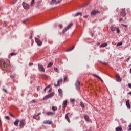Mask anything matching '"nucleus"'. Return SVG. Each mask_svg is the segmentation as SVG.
Here are the masks:
<instances>
[{
	"instance_id": "obj_10",
	"label": "nucleus",
	"mask_w": 131,
	"mask_h": 131,
	"mask_svg": "<svg viewBox=\"0 0 131 131\" xmlns=\"http://www.w3.org/2000/svg\"><path fill=\"white\" fill-rule=\"evenodd\" d=\"M75 85L77 90H79L80 89V82L77 81Z\"/></svg>"
},
{
	"instance_id": "obj_17",
	"label": "nucleus",
	"mask_w": 131,
	"mask_h": 131,
	"mask_svg": "<svg viewBox=\"0 0 131 131\" xmlns=\"http://www.w3.org/2000/svg\"><path fill=\"white\" fill-rule=\"evenodd\" d=\"M111 30L112 31V32H113V31H115V30H116V27L115 26H111Z\"/></svg>"
},
{
	"instance_id": "obj_47",
	"label": "nucleus",
	"mask_w": 131,
	"mask_h": 131,
	"mask_svg": "<svg viewBox=\"0 0 131 131\" xmlns=\"http://www.w3.org/2000/svg\"><path fill=\"white\" fill-rule=\"evenodd\" d=\"M33 65V63H29V66H32Z\"/></svg>"
},
{
	"instance_id": "obj_61",
	"label": "nucleus",
	"mask_w": 131,
	"mask_h": 131,
	"mask_svg": "<svg viewBox=\"0 0 131 131\" xmlns=\"http://www.w3.org/2000/svg\"><path fill=\"white\" fill-rule=\"evenodd\" d=\"M37 90H38V91H39V89H38V88H37Z\"/></svg>"
},
{
	"instance_id": "obj_1",
	"label": "nucleus",
	"mask_w": 131,
	"mask_h": 131,
	"mask_svg": "<svg viewBox=\"0 0 131 131\" xmlns=\"http://www.w3.org/2000/svg\"><path fill=\"white\" fill-rule=\"evenodd\" d=\"M9 64H10V60L0 59V68L2 70H7Z\"/></svg>"
},
{
	"instance_id": "obj_38",
	"label": "nucleus",
	"mask_w": 131,
	"mask_h": 131,
	"mask_svg": "<svg viewBox=\"0 0 131 131\" xmlns=\"http://www.w3.org/2000/svg\"><path fill=\"white\" fill-rule=\"evenodd\" d=\"M128 126H129V129L128 131H131V124H130Z\"/></svg>"
},
{
	"instance_id": "obj_7",
	"label": "nucleus",
	"mask_w": 131,
	"mask_h": 131,
	"mask_svg": "<svg viewBox=\"0 0 131 131\" xmlns=\"http://www.w3.org/2000/svg\"><path fill=\"white\" fill-rule=\"evenodd\" d=\"M120 14L122 17H125L126 15V13L125 12V8L122 9V12H121Z\"/></svg>"
},
{
	"instance_id": "obj_57",
	"label": "nucleus",
	"mask_w": 131,
	"mask_h": 131,
	"mask_svg": "<svg viewBox=\"0 0 131 131\" xmlns=\"http://www.w3.org/2000/svg\"><path fill=\"white\" fill-rule=\"evenodd\" d=\"M128 94L130 95V96H131V91L128 93Z\"/></svg>"
},
{
	"instance_id": "obj_36",
	"label": "nucleus",
	"mask_w": 131,
	"mask_h": 131,
	"mask_svg": "<svg viewBox=\"0 0 131 131\" xmlns=\"http://www.w3.org/2000/svg\"><path fill=\"white\" fill-rule=\"evenodd\" d=\"M54 70H55V71H56V72L59 73V69H58V68H54Z\"/></svg>"
},
{
	"instance_id": "obj_21",
	"label": "nucleus",
	"mask_w": 131,
	"mask_h": 131,
	"mask_svg": "<svg viewBox=\"0 0 131 131\" xmlns=\"http://www.w3.org/2000/svg\"><path fill=\"white\" fill-rule=\"evenodd\" d=\"M107 46H108V44H107V43H104L100 45V48H104V47H107Z\"/></svg>"
},
{
	"instance_id": "obj_11",
	"label": "nucleus",
	"mask_w": 131,
	"mask_h": 131,
	"mask_svg": "<svg viewBox=\"0 0 131 131\" xmlns=\"http://www.w3.org/2000/svg\"><path fill=\"white\" fill-rule=\"evenodd\" d=\"M23 7L26 10L29 9V5L25 2L23 3Z\"/></svg>"
},
{
	"instance_id": "obj_3",
	"label": "nucleus",
	"mask_w": 131,
	"mask_h": 131,
	"mask_svg": "<svg viewBox=\"0 0 131 131\" xmlns=\"http://www.w3.org/2000/svg\"><path fill=\"white\" fill-rule=\"evenodd\" d=\"M62 0H52L51 2V5H58V4H60Z\"/></svg>"
},
{
	"instance_id": "obj_44",
	"label": "nucleus",
	"mask_w": 131,
	"mask_h": 131,
	"mask_svg": "<svg viewBox=\"0 0 131 131\" xmlns=\"http://www.w3.org/2000/svg\"><path fill=\"white\" fill-rule=\"evenodd\" d=\"M71 102H72V103H74V102H75V99H71Z\"/></svg>"
},
{
	"instance_id": "obj_37",
	"label": "nucleus",
	"mask_w": 131,
	"mask_h": 131,
	"mask_svg": "<svg viewBox=\"0 0 131 131\" xmlns=\"http://www.w3.org/2000/svg\"><path fill=\"white\" fill-rule=\"evenodd\" d=\"M10 56H16V53H11L10 54Z\"/></svg>"
},
{
	"instance_id": "obj_27",
	"label": "nucleus",
	"mask_w": 131,
	"mask_h": 131,
	"mask_svg": "<svg viewBox=\"0 0 131 131\" xmlns=\"http://www.w3.org/2000/svg\"><path fill=\"white\" fill-rule=\"evenodd\" d=\"M74 48H75V47L73 46L72 48L68 49L67 50V52H71V51H72V50H73V49H74Z\"/></svg>"
},
{
	"instance_id": "obj_8",
	"label": "nucleus",
	"mask_w": 131,
	"mask_h": 131,
	"mask_svg": "<svg viewBox=\"0 0 131 131\" xmlns=\"http://www.w3.org/2000/svg\"><path fill=\"white\" fill-rule=\"evenodd\" d=\"M43 123L44 124H49V125H51V124H53V121H52L51 120H45L43 122Z\"/></svg>"
},
{
	"instance_id": "obj_49",
	"label": "nucleus",
	"mask_w": 131,
	"mask_h": 131,
	"mask_svg": "<svg viewBox=\"0 0 131 131\" xmlns=\"http://www.w3.org/2000/svg\"><path fill=\"white\" fill-rule=\"evenodd\" d=\"M46 88L47 89H50V88H51V85H48Z\"/></svg>"
},
{
	"instance_id": "obj_45",
	"label": "nucleus",
	"mask_w": 131,
	"mask_h": 131,
	"mask_svg": "<svg viewBox=\"0 0 131 131\" xmlns=\"http://www.w3.org/2000/svg\"><path fill=\"white\" fill-rule=\"evenodd\" d=\"M62 110L63 111H65V110H66V107L63 106Z\"/></svg>"
},
{
	"instance_id": "obj_54",
	"label": "nucleus",
	"mask_w": 131,
	"mask_h": 131,
	"mask_svg": "<svg viewBox=\"0 0 131 131\" xmlns=\"http://www.w3.org/2000/svg\"><path fill=\"white\" fill-rule=\"evenodd\" d=\"M49 92V93H51V92H52V89H50Z\"/></svg>"
},
{
	"instance_id": "obj_28",
	"label": "nucleus",
	"mask_w": 131,
	"mask_h": 131,
	"mask_svg": "<svg viewBox=\"0 0 131 131\" xmlns=\"http://www.w3.org/2000/svg\"><path fill=\"white\" fill-rule=\"evenodd\" d=\"M52 66H53V63L50 62L47 66V68H49V67H52Z\"/></svg>"
},
{
	"instance_id": "obj_15",
	"label": "nucleus",
	"mask_w": 131,
	"mask_h": 131,
	"mask_svg": "<svg viewBox=\"0 0 131 131\" xmlns=\"http://www.w3.org/2000/svg\"><path fill=\"white\" fill-rule=\"evenodd\" d=\"M98 13H100V11L98 10H93L91 12V15H96Z\"/></svg>"
},
{
	"instance_id": "obj_55",
	"label": "nucleus",
	"mask_w": 131,
	"mask_h": 131,
	"mask_svg": "<svg viewBox=\"0 0 131 131\" xmlns=\"http://www.w3.org/2000/svg\"><path fill=\"white\" fill-rule=\"evenodd\" d=\"M84 18H88V15H85V16H84Z\"/></svg>"
},
{
	"instance_id": "obj_2",
	"label": "nucleus",
	"mask_w": 131,
	"mask_h": 131,
	"mask_svg": "<svg viewBox=\"0 0 131 131\" xmlns=\"http://www.w3.org/2000/svg\"><path fill=\"white\" fill-rule=\"evenodd\" d=\"M72 25H73V24H72V23H71L68 26V27H67L65 29H63V30L62 31V33H65V32H66V31H67V30L70 29V28H71V27L72 26Z\"/></svg>"
},
{
	"instance_id": "obj_63",
	"label": "nucleus",
	"mask_w": 131,
	"mask_h": 131,
	"mask_svg": "<svg viewBox=\"0 0 131 131\" xmlns=\"http://www.w3.org/2000/svg\"><path fill=\"white\" fill-rule=\"evenodd\" d=\"M0 10H1V8H0Z\"/></svg>"
},
{
	"instance_id": "obj_25",
	"label": "nucleus",
	"mask_w": 131,
	"mask_h": 131,
	"mask_svg": "<svg viewBox=\"0 0 131 131\" xmlns=\"http://www.w3.org/2000/svg\"><path fill=\"white\" fill-rule=\"evenodd\" d=\"M94 76H96V77H97L102 82H103V79H102V78H101L99 76L94 75Z\"/></svg>"
},
{
	"instance_id": "obj_51",
	"label": "nucleus",
	"mask_w": 131,
	"mask_h": 131,
	"mask_svg": "<svg viewBox=\"0 0 131 131\" xmlns=\"http://www.w3.org/2000/svg\"><path fill=\"white\" fill-rule=\"evenodd\" d=\"M36 115L37 116H39V115H40V113H38Z\"/></svg>"
},
{
	"instance_id": "obj_30",
	"label": "nucleus",
	"mask_w": 131,
	"mask_h": 131,
	"mask_svg": "<svg viewBox=\"0 0 131 131\" xmlns=\"http://www.w3.org/2000/svg\"><path fill=\"white\" fill-rule=\"evenodd\" d=\"M66 81H68L67 76H65L64 78V82H66Z\"/></svg>"
},
{
	"instance_id": "obj_42",
	"label": "nucleus",
	"mask_w": 131,
	"mask_h": 131,
	"mask_svg": "<svg viewBox=\"0 0 131 131\" xmlns=\"http://www.w3.org/2000/svg\"><path fill=\"white\" fill-rule=\"evenodd\" d=\"M36 117H37V116L36 115H35L33 117V118L34 119H36Z\"/></svg>"
},
{
	"instance_id": "obj_53",
	"label": "nucleus",
	"mask_w": 131,
	"mask_h": 131,
	"mask_svg": "<svg viewBox=\"0 0 131 131\" xmlns=\"http://www.w3.org/2000/svg\"><path fill=\"white\" fill-rule=\"evenodd\" d=\"M44 92H47V88H45L44 89Z\"/></svg>"
},
{
	"instance_id": "obj_29",
	"label": "nucleus",
	"mask_w": 131,
	"mask_h": 131,
	"mask_svg": "<svg viewBox=\"0 0 131 131\" xmlns=\"http://www.w3.org/2000/svg\"><path fill=\"white\" fill-rule=\"evenodd\" d=\"M80 15L81 16V12H78L76 14H75V17H77V16H79Z\"/></svg>"
},
{
	"instance_id": "obj_34",
	"label": "nucleus",
	"mask_w": 131,
	"mask_h": 131,
	"mask_svg": "<svg viewBox=\"0 0 131 131\" xmlns=\"http://www.w3.org/2000/svg\"><path fill=\"white\" fill-rule=\"evenodd\" d=\"M120 46H122V42H119L117 44V47H120Z\"/></svg>"
},
{
	"instance_id": "obj_40",
	"label": "nucleus",
	"mask_w": 131,
	"mask_h": 131,
	"mask_svg": "<svg viewBox=\"0 0 131 131\" xmlns=\"http://www.w3.org/2000/svg\"><path fill=\"white\" fill-rule=\"evenodd\" d=\"M5 118L6 119H7V120H10V117H9V116H6Z\"/></svg>"
},
{
	"instance_id": "obj_26",
	"label": "nucleus",
	"mask_w": 131,
	"mask_h": 131,
	"mask_svg": "<svg viewBox=\"0 0 131 131\" xmlns=\"http://www.w3.org/2000/svg\"><path fill=\"white\" fill-rule=\"evenodd\" d=\"M80 105L81 106V107H82V108H85V106H84V103H83V102H81L80 103Z\"/></svg>"
},
{
	"instance_id": "obj_35",
	"label": "nucleus",
	"mask_w": 131,
	"mask_h": 131,
	"mask_svg": "<svg viewBox=\"0 0 131 131\" xmlns=\"http://www.w3.org/2000/svg\"><path fill=\"white\" fill-rule=\"evenodd\" d=\"M34 5V0H32L31 2V6H33Z\"/></svg>"
},
{
	"instance_id": "obj_18",
	"label": "nucleus",
	"mask_w": 131,
	"mask_h": 131,
	"mask_svg": "<svg viewBox=\"0 0 131 131\" xmlns=\"http://www.w3.org/2000/svg\"><path fill=\"white\" fill-rule=\"evenodd\" d=\"M84 119H85L86 121H90V117L88 115H84Z\"/></svg>"
},
{
	"instance_id": "obj_16",
	"label": "nucleus",
	"mask_w": 131,
	"mask_h": 131,
	"mask_svg": "<svg viewBox=\"0 0 131 131\" xmlns=\"http://www.w3.org/2000/svg\"><path fill=\"white\" fill-rule=\"evenodd\" d=\"M69 113H68L66 114V119H67V121H68V122H70V120L69 119Z\"/></svg>"
},
{
	"instance_id": "obj_50",
	"label": "nucleus",
	"mask_w": 131,
	"mask_h": 131,
	"mask_svg": "<svg viewBox=\"0 0 131 131\" xmlns=\"http://www.w3.org/2000/svg\"><path fill=\"white\" fill-rule=\"evenodd\" d=\"M44 78H48V76L44 75Z\"/></svg>"
},
{
	"instance_id": "obj_46",
	"label": "nucleus",
	"mask_w": 131,
	"mask_h": 131,
	"mask_svg": "<svg viewBox=\"0 0 131 131\" xmlns=\"http://www.w3.org/2000/svg\"><path fill=\"white\" fill-rule=\"evenodd\" d=\"M3 92H5V93H7V90H6L5 89H3Z\"/></svg>"
},
{
	"instance_id": "obj_19",
	"label": "nucleus",
	"mask_w": 131,
	"mask_h": 131,
	"mask_svg": "<svg viewBox=\"0 0 131 131\" xmlns=\"http://www.w3.org/2000/svg\"><path fill=\"white\" fill-rule=\"evenodd\" d=\"M58 93L60 96H63V90H62V89H58Z\"/></svg>"
},
{
	"instance_id": "obj_20",
	"label": "nucleus",
	"mask_w": 131,
	"mask_h": 131,
	"mask_svg": "<svg viewBox=\"0 0 131 131\" xmlns=\"http://www.w3.org/2000/svg\"><path fill=\"white\" fill-rule=\"evenodd\" d=\"M18 124H19V119H16L14 121V125H15V126H17V125H18Z\"/></svg>"
},
{
	"instance_id": "obj_52",
	"label": "nucleus",
	"mask_w": 131,
	"mask_h": 131,
	"mask_svg": "<svg viewBox=\"0 0 131 131\" xmlns=\"http://www.w3.org/2000/svg\"><path fill=\"white\" fill-rule=\"evenodd\" d=\"M122 18H120V20H119V22H121V21H122Z\"/></svg>"
},
{
	"instance_id": "obj_39",
	"label": "nucleus",
	"mask_w": 131,
	"mask_h": 131,
	"mask_svg": "<svg viewBox=\"0 0 131 131\" xmlns=\"http://www.w3.org/2000/svg\"><path fill=\"white\" fill-rule=\"evenodd\" d=\"M122 26H123V27H125L126 28L127 27V25L124 24H122Z\"/></svg>"
},
{
	"instance_id": "obj_32",
	"label": "nucleus",
	"mask_w": 131,
	"mask_h": 131,
	"mask_svg": "<svg viewBox=\"0 0 131 131\" xmlns=\"http://www.w3.org/2000/svg\"><path fill=\"white\" fill-rule=\"evenodd\" d=\"M57 109H58V108H57V107H56V106H53L52 107L53 111H56V110H57Z\"/></svg>"
},
{
	"instance_id": "obj_31",
	"label": "nucleus",
	"mask_w": 131,
	"mask_h": 131,
	"mask_svg": "<svg viewBox=\"0 0 131 131\" xmlns=\"http://www.w3.org/2000/svg\"><path fill=\"white\" fill-rule=\"evenodd\" d=\"M116 31H117V33H120V30L119 29V28H116Z\"/></svg>"
},
{
	"instance_id": "obj_22",
	"label": "nucleus",
	"mask_w": 131,
	"mask_h": 131,
	"mask_svg": "<svg viewBox=\"0 0 131 131\" xmlns=\"http://www.w3.org/2000/svg\"><path fill=\"white\" fill-rule=\"evenodd\" d=\"M63 107H67V100H65L62 104Z\"/></svg>"
},
{
	"instance_id": "obj_13",
	"label": "nucleus",
	"mask_w": 131,
	"mask_h": 131,
	"mask_svg": "<svg viewBox=\"0 0 131 131\" xmlns=\"http://www.w3.org/2000/svg\"><path fill=\"white\" fill-rule=\"evenodd\" d=\"M116 78L118 82H120V81H121V78H120V76L119 75H116Z\"/></svg>"
},
{
	"instance_id": "obj_60",
	"label": "nucleus",
	"mask_w": 131,
	"mask_h": 131,
	"mask_svg": "<svg viewBox=\"0 0 131 131\" xmlns=\"http://www.w3.org/2000/svg\"><path fill=\"white\" fill-rule=\"evenodd\" d=\"M2 124V121L0 120V124Z\"/></svg>"
},
{
	"instance_id": "obj_43",
	"label": "nucleus",
	"mask_w": 131,
	"mask_h": 131,
	"mask_svg": "<svg viewBox=\"0 0 131 131\" xmlns=\"http://www.w3.org/2000/svg\"><path fill=\"white\" fill-rule=\"evenodd\" d=\"M59 28H60V29H61V28H63V25H61V24L59 25Z\"/></svg>"
},
{
	"instance_id": "obj_62",
	"label": "nucleus",
	"mask_w": 131,
	"mask_h": 131,
	"mask_svg": "<svg viewBox=\"0 0 131 131\" xmlns=\"http://www.w3.org/2000/svg\"><path fill=\"white\" fill-rule=\"evenodd\" d=\"M98 45H100V43H98Z\"/></svg>"
},
{
	"instance_id": "obj_12",
	"label": "nucleus",
	"mask_w": 131,
	"mask_h": 131,
	"mask_svg": "<svg viewBox=\"0 0 131 131\" xmlns=\"http://www.w3.org/2000/svg\"><path fill=\"white\" fill-rule=\"evenodd\" d=\"M62 80H63L62 79L58 80L57 81V84H54V86H56V87L60 86V83L62 82Z\"/></svg>"
},
{
	"instance_id": "obj_24",
	"label": "nucleus",
	"mask_w": 131,
	"mask_h": 131,
	"mask_svg": "<svg viewBox=\"0 0 131 131\" xmlns=\"http://www.w3.org/2000/svg\"><path fill=\"white\" fill-rule=\"evenodd\" d=\"M116 131H122V128L121 127H117L116 128Z\"/></svg>"
},
{
	"instance_id": "obj_5",
	"label": "nucleus",
	"mask_w": 131,
	"mask_h": 131,
	"mask_svg": "<svg viewBox=\"0 0 131 131\" xmlns=\"http://www.w3.org/2000/svg\"><path fill=\"white\" fill-rule=\"evenodd\" d=\"M35 40L36 43H37V45H38V46H39V47H40V46L42 45V42H41L40 40L38 38H35Z\"/></svg>"
},
{
	"instance_id": "obj_41",
	"label": "nucleus",
	"mask_w": 131,
	"mask_h": 131,
	"mask_svg": "<svg viewBox=\"0 0 131 131\" xmlns=\"http://www.w3.org/2000/svg\"><path fill=\"white\" fill-rule=\"evenodd\" d=\"M102 64H103V65H108V63L105 62H102Z\"/></svg>"
},
{
	"instance_id": "obj_23",
	"label": "nucleus",
	"mask_w": 131,
	"mask_h": 131,
	"mask_svg": "<svg viewBox=\"0 0 131 131\" xmlns=\"http://www.w3.org/2000/svg\"><path fill=\"white\" fill-rule=\"evenodd\" d=\"M47 114L48 115V116H50V115H54V113L52 112H48Z\"/></svg>"
},
{
	"instance_id": "obj_14",
	"label": "nucleus",
	"mask_w": 131,
	"mask_h": 131,
	"mask_svg": "<svg viewBox=\"0 0 131 131\" xmlns=\"http://www.w3.org/2000/svg\"><path fill=\"white\" fill-rule=\"evenodd\" d=\"M126 105L128 109H130L131 106H130V104L129 103V100H127L126 102Z\"/></svg>"
},
{
	"instance_id": "obj_9",
	"label": "nucleus",
	"mask_w": 131,
	"mask_h": 131,
	"mask_svg": "<svg viewBox=\"0 0 131 131\" xmlns=\"http://www.w3.org/2000/svg\"><path fill=\"white\" fill-rule=\"evenodd\" d=\"M38 66L40 71H42L43 72H45V71H46V70L45 69V68H43V66H42V65L38 64Z\"/></svg>"
},
{
	"instance_id": "obj_56",
	"label": "nucleus",
	"mask_w": 131,
	"mask_h": 131,
	"mask_svg": "<svg viewBox=\"0 0 131 131\" xmlns=\"http://www.w3.org/2000/svg\"><path fill=\"white\" fill-rule=\"evenodd\" d=\"M11 116H12V117H14V115H13L12 114H10Z\"/></svg>"
},
{
	"instance_id": "obj_33",
	"label": "nucleus",
	"mask_w": 131,
	"mask_h": 131,
	"mask_svg": "<svg viewBox=\"0 0 131 131\" xmlns=\"http://www.w3.org/2000/svg\"><path fill=\"white\" fill-rule=\"evenodd\" d=\"M89 4V3H85L84 4H83L81 6V8H83V7H85V6H88V5Z\"/></svg>"
},
{
	"instance_id": "obj_48",
	"label": "nucleus",
	"mask_w": 131,
	"mask_h": 131,
	"mask_svg": "<svg viewBox=\"0 0 131 131\" xmlns=\"http://www.w3.org/2000/svg\"><path fill=\"white\" fill-rule=\"evenodd\" d=\"M128 88H130V89H131V83H129L128 84Z\"/></svg>"
},
{
	"instance_id": "obj_6",
	"label": "nucleus",
	"mask_w": 131,
	"mask_h": 131,
	"mask_svg": "<svg viewBox=\"0 0 131 131\" xmlns=\"http://www.w3.org/2000/svg\"><path fill=\"white\" fill-rule=\"evenodd\" d=\"M19 122H20V126L21 127L24 126V125H25L26 124V123H25V119H22L21 120H20L19 121Z\"/></svg>"
},
{
	"instance_id": "obj_58",
	"label": "nucleus",
	"mask_w": 131,
	"mask_h": 131,
	"mask_svg": "<svg viewBox=\"0 0 131 131\" xmlns=\"http://www.w3.org/2000/svg\"><path fill=\"white\" fill-rule=\"evenodd\" d=\"M32 102L33 103H35V100H32Z\"/></svg>"
},
{
	"instance_id": "obj_59",
	"label": "nucleus",
	"mask_w": 131,
	"mask_h": 131,
	"mask_svg": "<svg viewBox=\"0 0 131 131\" xmlns=\"http://www.w3.org/2000/svg\"><path fill=\"white\" fill-rule=\"evenodd\" d=\"M129 57L127 59V61H128V60H129Z\"/></svg>"
},
{
	"instance_id": "obj_4",
	"label": "nucleus",
	"mask_w": 131,
	"mask_h": 131,
	"mask_svg": "<svg viewBox=\"0 0 131 131\" xmlns=\"http://www.w3.org/2000/svg\"><path fill=\"white\" fill-rule=\"evenodd\" d=\"M54 96V93H51L50 94L46 95L43 98V100H48V99H50V98H52V97Z\"/></svg>"
}]
</instances>
